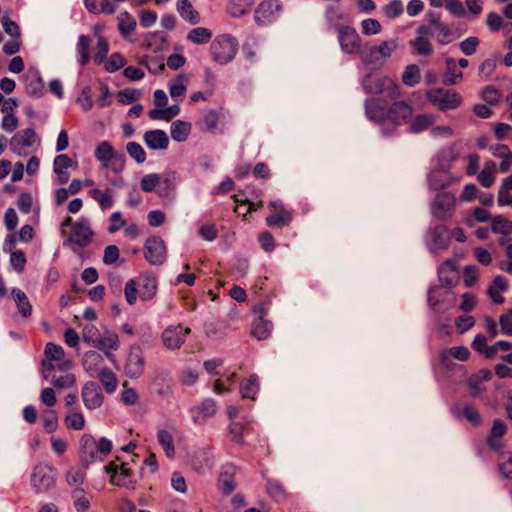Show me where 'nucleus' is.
I'll return each instance as SVG.
<instances>
[{"label": "nucleus", "instance_id": "a19ab883", "mask_svg": "<svg viewBox=\"0 0 512 512\" xmlns=\"http://www.w3.org/2000/svg\"><path fill=\"white\" fill-rule=\"evenodd\" d=\"M89 195L103 210L111 208L113 205L112 190L109 188L105 190L94 188L89 191Z\"/></svg>", "mask_w": 512, "mask_h": 512}, {"label": "nucleus", "instance_id": "39448f33", "mask_svg": "<svg viewBox=\"0 0 512 512\" xmlns=\"http://www.w3.org/2000/svg\"><path fill=\"white\" fill-rule=\"evenodd\" d=\"M104 472L109 476L111 485L129 491L136 490L138 481L130 463L121 461L119 456L104 466Z\"/></svg>", "mask_w": 512, "mask_h": 512}, {"label": "nucleus", "instance_id": "aec40b11", "mask_svg": "<svg viewBox=\"0 0 512 512\" xmlns=\"http://www.w3.org/2000/svg\"><path fill=\"white\" fill-rule=\"evenodd\" d=\"M271 214L266 217V223L269 227H284L292 221V213L282 204L271 201L268 205Z\"/></svg>", "mask_w": 512, "mask_h": 512}, {"label": "nucleus", "instance_id": "de8ad7c7", "mask_svg": "<svg viewBox=\"0 0 512 512\" xmlns=\"http://www.w3.org/2000/svg\"><path fill=\"white\" fill-rule=\"evenodd\" d=\"M64 424L67 429L82 430L85 427V418L80 411L72 410L64 417Z\"/></svg>", "mask_w": 512, "mask_h": 512}, {"label": "nucleus", "instance_id": "58836bf2", "mask_svg": "<svg viewBox=\"0 0 512 512\" xmlns=\"http://www.w3.org/2000/svg\"><path fill=\"white\" fill-rule=\"evenodd\" d=\"M434 122L435 116L433 114H418L411 120L410 131L412 133H420L431 127L434 124Z\"/></svg>", "mask_w": 512, "mask_h": 512}, {"label": "nucleus", "instance_id": "cd10ccee", "mask_svg": "<svg viewBox=\"0 0 512 512\" xmlns=\"http://www.w3.org/2000/svg\"><path fill=\"white\" fill-rule=\"evenodd\" d=\"M167 46V36L161 31H154L146 34L141 43L142 48L152 52L163 51Z\"/></svg>", "mask_w": 512, "mask_h": 512}, {"label": "nucleus", "instance_id": "e433bc0d", "mask_svg": "<svg viewBox=\"0 0 512 512\" xmlns=\"http://www.w3.org/2000/svg\"><path fill=\"white\" fill-rule=\"evenodd\" d=\"M157 439L160 446L163 448L165 455L169 459H173L176 455L173 435L166 429H160L157 432Z\"/></svg>", "mask_w": 512, "mask_h": 512}, {"label": "nucleus", "instance_id": "c756f323", "mask_svg": "<svg viewBox=\"0 0 512 512\" xmlns=\"http://www.w3.org/2000/svg\"><path fill=\"white\" fill-rule=\"evenodd\" d=\"M176 9L180 17L192 25L201 21L200 13L194 8L190 0H177Z\"/></svg>", "mask_w": 512, "mask_h": 512}, {"label": "nucleus", "instance_id": "dca6fc26", "mask_svg": "<svg viewBox=\"0 0 512 512\" xmlns=\"http://www.w3.org/2000/svg\"><path fill=\"white\" fill-rule=\"evenodd\" d=\"M145 369V359L142 348L138 344H133L129 348V353L125 363V373L130 378L140 377Z\"/></svg>", "mask_w": 512, "mask_h": 512}, {"label": "nucleus", "instance_id": "f8f14e48", "mask_svg": "<svg viewBox=\"0 0 512 512\" xmlns=\"http://www.w3.org/2000/svg\"><path fill=\"white\" fill-rule=\"evenodd\" d=\"M31 485L37 494L47 493L55 486V478L52 469L48 465L39 464L33 469Z\"/></svg>", "mask_w": 512, "mask_h": 512}, {"label": "nucleus", "instance_id": "c85d7f7f", "mask_svg": "<svg viewBox=\"0 0 512 512\" xmlns=\"http://www.w3.org/2000/svg\"><path fill=\"white\" fill-rule=\"evenodd\" d=\"M144 141L152 150H165L169 145V138L163 130H150L144 133Z\"/></svg>", "mask_w": 512, "mask_h": 512}, {"label": "nucleus", "instance_id": "9d476101", "mask_svg": "<svg viewBox=\"0 0 512 512\" xmlns=\"http://www.w3.org/2000/svg\"><path fill=\"white\" fill-rule=\"evenodd\" d=\"M191 334V328L179 323L165 328L161 334L163 345L169 350H178L185 343L188 335Z\"/></svg>", "mask_w": 512, "mask_h": 512}, {"label": "nucleus", "instance_id": "a878e982", "mask_svg": "<svg viewBox=\"0 0 512 512\" xmlns=\"http://www.w3.org/2000/svg\"><path fill=\"white\" fill-rule=\"evenodd\" d=\"M126 0H84L87 10L93 14L112 15L117 10V3Z\"/></svg>", "mask_w": 512, "mask_h": 512}, {"label": "nucleus", "instance_id": "f3484780", "mask_svg": "<svg viewBox=\"0 0 512 512\" xmlns=\"http://www.w3.org/2000/svg\"><path fill=\"white\" fill-rule=\"evenodd\" d=\"M54 366H51L50 363L45 364V369L42 372V376L45 380L50 381L54 388L61 390L66 388H71L76 383L75 374L66 370V372H61L62 374L57 376Z\"/></svg>", "mask_w": 512, "mask_h": 512}, {"label": "nucleus", "instance_id": "09e8293b", "mask_svg": "<svg viewBox=\"0 0 512 512\" xmlns=\"http://www.w3.org/2000/svg\"><path fill=\"white\" fill-rule=\"evenodd\" d=\"M41 421L47 433H53L58 428V416L55 410L46 409L41 414Z\"/></svg>", "mask_w": 512, "mask_h": 512}, {"label": "nucleus", "instance_id": "f257e3e1", "mask_svg": "<svg viewBox=\"0 0 512 512\" xmlns=\"http://www.w3.org/2000/svg\"><path fill=\"white\" fill-rule=\"evenodd\" d=\"M388 106L383 98H371L365 103L368 118L378 123H390L394 126L406 124L413 116V106L404 100L392 99Z\"/></svg>", "mask_w": 512, "mask_h": 512}, {"label": "nucleus", "instance_id": "ea45409f", "mask_svg": "<svg viewBox=\"0 0 512 512\" xmlns=\"http://www.w3.org/2000/svg\"><path fill=\"white\" fill-rule=\"evenodd\" d=\"M186 38L193 44L204 45L212 39V31L206 27H196L188 32Z\"/></svg>", "mask_w": 512, "mask_h": 512}, {"label": "nucleus", "instance_id": "473e14b6", "mask_svg": "<svg viewBox=\"0 0 512 512\" xmlns=\"http://www.w3.org/2000/svg\"><path fill=\"white\" fill-rule=\"evenodd\" d=\"M508 288V283L506 278L503 276H496L491 285L488 288V295L492 299V301L496 304H502L504 302V298L502 296V292L506 291Z\"/></svg>", "mask_w": 512, "mask_h": 512}, {"label": "nucleus", "instance_id": "f704fd0d", "mask_svg": "<svg viewBox=\"0 0 512 512\" xmlns=\"http://www.w3.org/2000/svg\"><path fill=\"white\" fill-rule=\"evenodd\" d=\"M93 378H97L100 381L107 393L110 394L116 391L118 385L117 376L109 367L97 373Z\"/></svg>", "mask_w": 512, "mask_h": 512}, {"label": "nucleus", "instance_id": "a18cd8bd", "mask_svg": "<svg viewBox=\"0 0 512 512\" xmlns=\"http://www.w3.org/2000/svg\"><path fill=\"white\" fill-rule=\"evenodd\" d=\"M188 78L185 74L177 75L170 84L169 91L170 95L174 99H181L185 92L187 86Z\"/></svg>", "mask_w": 512, "mask_h": 512}, {"label": "nucleus", "instance_id": "3c124183", "mask_svg": "<svg viewBox=\"0 0 512 512\" xmlns=\"http://www.w3.org/2000/svg\"><path fill=\"white\" fill-rule=\"evenodd\" d=\"M26 87L31 95L40 96L42 94L43 82L37 71L28 73Z\"/></svg>", "mask_w": 512, "mask_h": 512}, {"label": "nucleus", "instance_id": "0eeeda50", "mask_svg": "<svg viewBox=\"0 0 512 512\" xmlns=\"http://www.w3.org/2000/svg\"><path fill=\"white\" fill-rule=\"evenodd\" d=\"M424 96L434 108L441 112L455 110L463 103L461 94L455 89L434 87L426 90Z\"/></svg>", "mask_w": 512, "mask_h": 512}, {"label": "nucleus", "instance_id": "5701e85b", "mask_svg": "<svg viewBox=\"0 0 512 512\" xmlns=\"http://www.w3.org/2000/svg\"><path fill=\"white\" fill-rule=\"evenodd\" d=\"M82 400L85 406L92 410L99 408L104 402V395L95 382H87L82 388Z\"/></svg>", "mask_w": 512, "mask_h": 512}, {"label": "nucleus", "instance_id": "774afa93", "mask_svg": "<svg viewBox=\"0 0 512 512\" xmlns=\"http://www.w3.org/2000/svg\"><path fill=\"white\" fill-rule=\"evenodd\" d=\"M109 50V44L107 40L103 36H99L96 44V51L94 54V62L96 64H101L107 57Z\"/></svg>", "mask_w": 512, "mask_h": 512}, {"label": "nucleus", "instance_id": "4be33fe9", "mask_svg": "<svg viewBox=\"0 0 512 512\" xmlns=\"http://www.w3.org/2000/svg\"><path fill=\"white\" fill-rule=\"evenodd\" d=\"M37 138V134L33 129H24L11 138V149L18 155H22L28 148L36 143Z\"/></svg>", "mask_w": 512, "mask_h": 512}, {"label": "nucleus", "instance_id": "7c9ffc66", "mask_svg": "<svg viewBox=\"0 0 512 512\" xmlns=\"http://www.w3.org/2000/svg\"><path fill=\"white\" fill-rule=\"evenodd\" d=\"M507 433L506 424L500 420L493 421L492 428L487 438L488 445L494 450H500L503 446L501 438Z\"/></svg>", "mask_w": 512, "mask_h": 512}, {"label": "nucleus", "instance_id": "1a4fd4ad", "mask_svg": "<svg viewBox=\"0 0 512 512\" xmlns=\"http://www.w3.org/2000/svg\"><path fill=\"white\" fill-rule=\"evenodd\" d=\"M44 359L41 362V373L45 369V364L50 363L59 372H66L72 367V361L65 358L64 349L57 344L49 342L45 346Z\"/></svg>", "mask_w": 512, "mask_h": 512}, {"label": "nucleus", "instance_id": "20e7f679", "mask_svg": "<svg viewBox=\"0 0 512 512\" xmlns=\"http://www.w3.org/2000/svg\"><path fill=\"white\" fill-rule=\"evenodd\" d=\"M158 290V281L152 272L144 271L136 278L129 279L124 286V296L129 305H135L137 300L150 301Z\"/></svg>", "mask_w": 512, "mask_h": 512}, {"label": "nucleus", "instance_id": "bf43d9fd", "mask_svg": "<svg viewBox=\"0 0 512 512\" xmlns=\"http://www.w3.org/2000/svg\"><path fill=\"white\" fill-rule=\"evenodd\" d=\"M498 461L503 476L512 479V452H501Z\"/></svg>", "mask_w": 512, "mask_h": 512}, {"label": "nucleus", "instance_id": "37998d69", "mask_svg": "<svg viewBox=\"0 0 512 512\" xmlns=\"http://www.w3.org/2000/svg\"><path fill=\"white\" fill-rule=\"evenodd\" d=\"M12 295L19 313L25 318L29 317L32 314V305L30 304L26 294L20 289H13Z\"/></svg>", "mask_w": 512, "mask_h": 512}, {"label": "nucleus", "instance_id": "6e6d98bb", "mask_svg": "<svg viewBox=\"0 0 512 512\" xmlns=\"http://www.w3.org/2000/svg\"><path fill=\"white\" fill-rule=\"evenodd\" d=\"M356 54H359L361 60L366 64L374 63L378 60L376 46L370 43L361 44Z\"/></svg>", "mask_w": 512, "mask_h": 512}, {"label": "nucleus", "instance_id": "8fccbe9b", "mask_svg": "<svg viewBox=\"0 0 512 512\" xmlns=\"http://www.w3.org/2000/svg\"><path fill=\"white\" fill-rule=\"evenodd\" d=\"M421 72L417 65H408L402 75V82L409 87H413L420 83Z\"/></svg>", "mask_w": 512, "mask_h": 512}, {"label": "nucleus", "instance_id": "79ce46f5", "mask_svg": "<svg viewBox=\"0 0 512 512\" xmlns=\"http://www.w3.org/2000/svg\"><path fill=\"white\" fill-rule=\"evenodd\" d=\"M496 172V164L493 161H487L478 174L477 180L483 187H490L495 181Z\"/></svg>", "mask_w": 512, "mask_h": 512}, {"label": "nucleus", "instance_id": "423d86ee", "mask_svg": "<svg viewBox=\"0 0 512 512\" xmlns=\"http://www.w3.org/2000/svg\"><path fill=\"white\" fill-rule=\"evenodd\" d=\"M238 48L239 44L236 38L229 34H221L210 43L209 54L213 62L225 65L235 58Z\"/></svg>", "mask_w": 512, "mask_h": 512}, {"label": "nucleus", "instance_id": "6e6552de", "mask_svg": "<svg viewBox=\"0 0 512 512\" xmlns=\"http://www.w3.org/2000/svg\"><path fill=\"white\" fill-rule=\"evenodd\" d=\"M364 89L371 94L387 93L390 99L401 97L400 87L387 76L368 74L363 78Z\"/></svg>", "mask_w": 512, "mask_h": 512}, {"label": "nucleus", "instance_id": "e2e57ef3", "mask_svg": "<svg viewBox=\"0 0 512 512\" xmlns=\"http://www.w3.org/2000/svg\"><path fill=\"white\" fill-rule=\"evenodd\" d=\"M481 98L490 105H497L500 102L501 94L495 86L488 85L483 88Z\"/></svg>", "mask_w": 512, "mask_h": 512}, {"label": "nucleus", "instance_id": "338daca9", "mask_svg": "<svg viewBox=\"0 0 512 512\" xmlns=\"http://www.w3.org/2000/svg\"><path fill=\"white\" fill-rule=\"evenodd\" d=\"M86 478L85 472L80 468H71L66 473L65 479L70 486H80Z\"/></svg>", "mask_w": 512, "mask_h": 512}, {"label": "nucleus", "instance_id": "bb28decb", "mask_svg": "<svg viewBox=\"0 0 512 512\" xmlns=\"http://www.w3.org/2000/svg\"><path fill=\"white\" fill-rule=\"evenodd\" d=\"M279 6L273 0L261 2L255 10V20L258 24L265 25L275 19Z\"/></svg>", "mask_w": 512, "mask_h": 512}, {"label": "nucleus", "instance_id": "7ed1b4c3", "mask_svg": "<svg viewBox=\"0 0 512 512\" xmlns=\"http://www.w3.org/2000/svg\"><path fill=\"white\" fill-rule=\"evenodd\" d=\"M113 449L112 442L106 437L96 438L92 434L84 433L79 439L78 459L83 469L92 464L102 462Z\"/></svg>", "mask_w": 512, "mask_h": 512}, {"label": "nucleus", "instance_id": "c03bdc74", "mask_svg": "<svg viewBox=\"0 0 512 512\" xmlns=\"http://www.w3.org/2000/svg\"><path fill=\"white\" fill-rule=\"evenodd\" d=\"M491 229L494 233L508 236L512 234V221L502 215H497L491 219Z\"/></svg>", "mask_w": 512, "mask_h": 512}, {"label": "nucleus", "instance_id": "4468645a", "mask_svg": "<svg viewBox=\"0 0 512 512\" xmlns=\"http://www.w3.org/2000/svg\"><path fill=\"white\" fill-rule=\"evenodd\" d=\"M167 255L166 245L160 236H151L144 244V258L151 265H161L165 262Z\"/></svg>", "mask_w": 512, "mask_h": 512}, {"label": "nucleus", "instance_id": "c9c22d12", "mask_svg": "<svg viewBox=\"0 0 512 512\" xmlns=\"http://www.w3.org/2000/svg\"><path fill=\"white\" fill-rule=\"evenodd\" d=\"M254 5V0H229L226 10L233 17H240L249 13Z\"/></svg>", "mask_w": 512, "mask_h": 512}, {"label": "nucleus", "instance_id": "6ab92c4d", "mask_svg": "<svg viewBox=\"0 0 512 512\" xmlns=\"http://www.w3.org/2000/svg\"><path fill=\"white\" fill-rule=\"evenodd\" d=\"M454 295L448 289L435 287L429 291L428 301L430 307L438 313L445 312L452 304Z\"/></svg>", "mask_w": 512, "mask_h": 512}, {"label": "nucleus", "instance_id": "680f3d73", "mask_svg": "<svg viewBox=\"0 0 512 512\" xmlns=\"http://www.w3.org/2000/svg\"><path fill=\"white\" fill-rule=\"evenodd\" d=\"M444 6L452 15L462 18L466 15V10L460 0H441V7Z\"/></svg>", "mask_w": 512, "mask_h": 512}, {"label": "nucleus", "instance_id": "69168bd1", "mask_svg": "<svg viewBox=\"0 0 512 512\" xmlns=\"http://www.w3.org/2000/svg\"><path fill=\"white\" fill-rule=\"evenodd\" d=\"M404 7L401 0H392L383 8V12L388 19H395L403 14Z\"/></svg>", "mask_w": 512, "mask_h": 512}, {"label": "nucleus", "instance_id": "b1692460", "mask_svg": "<svg viewBox=\"0 0 512 512\" xmlns=\"http://www.w3.org/2000/svg\"><path fill=\"white\" fill-rule=\"evenodd\" d=\"M84 370L91 376L94 377L97 373L107 367L104 356L95 350L87 351L82 360Z\"/></svg>", "mask_w": 512, "mask_h": 512}, {"label": "nucleus", "instance_id": "9b49d317", "mask_svg": "<svg viewBox=\"0 0 512 512\" xmlns=\"http://www.w3.org/2000/svg\"><path fill=\"white\" fill-rule=\"evenodd\" d=\"M433 37V30L427 24H421L416 29V37L409 41L410 46L413 48L415 54L420 56H431L434 53L431 38Z\"/></svg>", "mask_w": 512, "mask_h": 512}, {"label": "nucleus", "instance_id": "2f4dec72", "mask_svg": "<svg viewBox=\"0 0 512 512\" xmlns=\"http://www.w3.org/2000/svg\"><path fill=\"white\" fill-rule=\"evenodd\" d=\"M239 389L242 399H250L254 401L259 391V380L257 375L253 374L241 380Z\"/></svg>", "mask_w": 512, "mask_h": 512}, {"label": "nucleus", "instance_id": "5fc2aeb1", "mask_svg": "<svg viewBox=\"0 0 512 512\" xmlns=\"http://www.w3.org/2000/svg\"><path fill=\"white\" fill-rule=\"evenodd\" d=\"M90 44H91V38L89 36L81 35L79 37L78 43H77V50L80 54L79 63L82 66H85L90 60V54H89Z\"/></svg>", "mask_w": 512, "mask_h": 512}, {"label": "nucleus", "instance_id": "603ef678", "mask_svg": "<svg viewBox=\"0 0 512 512\" xmlns=\"http://www.w3.org/2000/svg\"><path fill=\"white\" fill-rule=\"evenodd\" d=\"M447 71L445 74L444 83L448 85H454L463 78V73L457 70L454 59L448 58L446 60Z\"/></svg>", "mask_w": 512, "mask_h": 512}, {"label": "nucleus", "instance_id": "ddd939ff", "mask_svg": "<svg viewBox=\"0 0 512 512\" xmlns=\"http://www.w3.org/2000/svg\"><path fill=\"white\" fill-rule=\"evenodd\" d=\"M252 312L255 319L251 327V335L258 340L266 339L271 331L272 324L265 319L268 312V307L264 302H260L252 307Z\"/></svg>", "mask_w": 512, "mask_h": 512}, {"label": "nucleus", "instance_id": "13d9d810", "mask_svg": "<svg viewBox=\"0 0 512 512\" xmlns=\"http://www.w3.org/2000/svg\"><path fill=\"white\" fill-rule=\"evenodd\" d=\"M115 151L114 146L109 141H102L97 144L94 155L97 161L102 163Z\"/></svg>", "mask_w": 512, "mask_h": 512}, {"label": "nucleus", "instance_id": "2eb2a0df", "mask_svg": "<svg viewBox=\"0 0 512 512\" xmlns=\"http://www.w3.org/2000/svg\"><path fill=\"white\" fill-rule=\"evenodd\" d=\"M120 344L119 335L115 331L105 329L97 336L93 347L102 351L111 362L116 363L114 352L120 348Z\"/></svg>", "mask_w": 512, "mask_h": 512}, {"label": "nucleus", "instance_id": "412c9836", "mask_svg": "<svg viewBox=\"0 0 512 512\" xmlns=\"http://www.w3.org/2000/svg\"><path fill=\"white\" fill-rule=\"evenodd\" d=\"M339 43L341 49L348 54H356L360 49L361 38L356 30L349 26L339 29Z\"/></svg>", "mask_w": 512, "mask_h": 512}, {"label": "nucleus", "instance_id": "72a5a7b5", "mask_svg": "<svg viewBox=\"0 0 512 512\" xmlns=\"http://www.w3.org/2000/svg\"><path fill=\"white\" fill-rule=\"evenodd\" d=\"M126 165V157L123 153L115 151L109 156L104 162L101 163V167L113 172L114 174L121 173Z\"/></svg>", "mask_w": 512, "mask_h": 512}, {"label": "nucleus", "instance_id": "4c0bfd02", "mask_svg": "<svg viewBox=\"0 0 512 512\" xmlns=\"http://www.w3.org/2000/svg\"><path fill=\"white\" fill-rule=\"evenodd\" d=\"M192 130L190 122L176 120L171 125V137L177 142L186 141Z\"/></svg>", "mask_w": 512, "mask_h": 512}, {"label": "nucleus", "instance_id": "a211bd4d", "mask_svg": "<svg viewBox=\"0 0 512 512\" xmlns=\"http://www.w3.org/2000/svg\"><path fill=\"white\" fill-rule=\"evenodd\" d=\"M455 202V197L451 193H439L431 206L433 216L439 220L448 219L452 215Z\"/></svg>", "mask_w": 512, "mask_h": 512}, {"label": "nucleus", "instance_id": "0e129e2a", "mask_svg": "<svg viewBox=\"0 0 512 512\" xmlns=\"http://www.w3.org/2000/svg\"><path fill=\"white\" fill-rule=\"evenodd\" d=\"M16 205L22 213H30L34 205V199L32 194L26 191L21 192L17 198Z\"/></svg>", "mask_w": 512, "mask_h": 512}, {"label": "nucleus", "instance_id": "393cba45", "mask_svg": "<svg viewBox=\"0 0 512 512\" xmlns=\"http://www.w3.org/2000/svg\"><path fill=\"white\" fill-rule=\"evenodd\" d=\"M236 467L233 465H226L222 468L218 480V490L224 495H230L236 488Z\"/></svg>", "mask_w": 512, "mask_h": 512}, {"label": "nucleus", "instance_id": "4d7b16f0", "mask_svg": "<svg viewBox=\"0 0 512 512\" xmlns=\"http://www.w3.org/2000/svg\"><path fill=\"white\" fill-rule=\"evenodd\" d=\"M127 61L120 53H113L104 64V68L107 72H116L126 65Z\"/></svg>", "mask_w": 512, "mask_h": 512}, {"label": "nucleus", "instance_id": "864d4df0", "mask_svg": "<svg viewBox=\"0 0 512 512\" xmlns=\"http://www.w3.org/2000/svg\"><path fill=\"white\" fill-rule=\"evenodd\" d=\"M74 508L77 512H88L91 507L89 498L83 489L77 488L73 492Z\"/></svg>", "mask_w": 512, "mask_h": 512}, {"label": "nucleus", "instance_id": "49530a36", "mask_svg": "<svg viewBox=\"0 0 512 512\" xmlns=\"http://www.w3.org/2000/svg\"><path fill=\"white\" fill-rule=\"evenodd\" d=\"M136 20L128 12H122L118 16V29L121 35L128 36L136 29Z\"/></svg>", "mask_w": 512, "mask_h": 512}, {"label": "nucleus", "instance_id": "f03ea898", "mask_svg": "<svg viewBox=\"0 0 512 512\" xmlns=\"http://www.w3.org/2000/svg\"><path fill=\"white\" fill-rule=\"evenodd\" d=\"M60 233L65 244L74 252L83 251L89 247L95 238V232L87 218L73 220L71 216L65 217L60 224Z\"/></svg>", "mask_w": 512, "mask_h": 512}, {"label": "nucleus", "instance_id": "052dcab7", "mask_svg": "<svg viewBox=\"0 0 512 512\" xmlns=\"http://www.w3.org/2000/svg\"><path fill=\"white\" fill-rule=\"evenodd\" d=\"M127 153L131 158H133L137 163H143L146 160V152L143 147L137 142H128L126 145Z\"/></svg>", "mask_w": 512, "mask_h": 512}]
</instances>
